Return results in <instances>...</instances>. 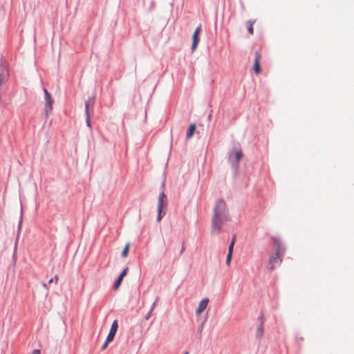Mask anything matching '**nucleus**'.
Listing matches in <instances>:
<instances>
[{
	"mask_svg": "<svg viewBox=\"0 0 354 354\" xmlns=\"http://www.w3.org/2000/svg\"><path fill=\"white\" fill-rule=\"evenodd\" d=\"M201 32V27H197L192 35V50L194 51L198 44L200 41L199 35Z\"/></svg>",
	"mask_w": 354,
	"mask_h": 354,
	"instance_id": "423d86ee",
	"label": "nucleus"
},
{
	"mask_svg": "<svg viewBox=\"0 0 354 354\" xmlns=\"http://www.w3.org/2000/svg\"><path fill=\"white\" fill-rule=\"evenodd\" d=\"M130 246H131L130 243H127L125 245V246L122 250V257L123 258H126L128 256Z\"/></svg>",
	"mask_w": 354,
	"mask_h": 354,
	"instance_id": "4468645a",
	"label": "nucleus"
},
{
	"mask_svg": "<svg viewBox=\"0 0 354 354\" xmlns=\"http://www.w3.org/2000/svg\"><path fill=\"white\" fill-rule=\"evenodd\" d=\"M42 286H43V287H44V288H45L46 289H48V287H47V284H46V283H44L42 284Z\"/></svg>",
	"mask_w": 354,
	"mask_h": 354,
	"instance_id": "b1692460",
	"label": "nucleus"
},
{
	"mask_svg": "<svg viewBox=\"0 0 354 354\" xmlns=\"http://www.w3.org/2000/svg\"><path fill=\"white\" fill-rule=\"evenodd\" d=\"M118 328V321L114 320L112 323L109 333L106 337L107 342H112Z\"/></svg>",
	"mask_w": 354,
	"mask_h": 354,
	"instance_id": "0eeeda50",
	"label": "nucleus"
},
{
	"mask_svg": "<svg viewBox=\"0 0 354 354\" xmlns=\"http://www.w3.org/2000/svg\"><path fill=\"white\" fill-rule=\"evenodd\" d=\"M208 303H209L208 299H204L201 300V302L199 303V305H198L196 310V314L197 315H200L207 308Z\"/></svg>",
	"mask_w": 354,
	"mask_h": 354,
	"instance_id": "9d476101",
	"label": "nucleus"
},
{
	"mask_svg": "<svg viewBox=\"0 0 354 354\" xmlns=\"http://www.w3.org/2000/svg\"><path fill=\"white\" fill-rule=\"evenodd\" d=\"M168 201L167 197L162 192L159 194L158 200V216H157V221L160 222L162 218L166 214V209L167 207Z\"/></svg>",
	"mask_w": 354,
	"mask_h": 354,
	"instance_id": "7ed1b4c3",
	"label": "nucleus"
},
{
	"mask_svg": "<svg viewBox=\"0 0 354 354\" xmlns=\"http://www.w3.org/2000/svg\"><path fill=\"white\" fill-rule=\"evenodd\" d=\"M285 249L281 245H278L274 254L272 255L267 264V269L272 271L279 266L282 262V258Z\"/></svg>",
	"mask_w": 354,
	"mask_h": 354,
	"instance_id": "f03ea898",
	"label": "nucleus"
},
{
	"mask_svg": "<svg viewBox=\"0 0 354 354\" xmlns=\"http://www.w3.org/2000/svg\"><path fill=\"white\" fill-rule=\"evenodd\" d=\"M128 270L129 268L127 267L125 268L119 276L121 277L122 278H124L127 275Z\"/></svg>",
	"mask_w": 354,
	"mask_h": 354,
	"instance_id": "a211bd4d",
	"label": "nucleus"
},
{
	"mask_svg": "<svg viewBox=\"0 0 354 354\" xmlns=\"http://www.w3.org/2000/svg\"><path fill=\"white\" fill-rule=\"evenodd\" d=\"M263 331H264L263 320V317H261L260 324L259 325V326L257 327V330H256V336H257V337H258V338L261 337V336L263 334Z\"/></svg>",
	"mask_w": 354,
	"mask_h": 354,
	"instance_id": "9b49d317",
	"label": "nucleus"
},
{
	"mask_svg": "<svg viewBox=\"0 0 354 354\" xmlns=\"http://www.w3.org/2000/svg\"><path fill=\"white\" fill-rule=\"evenodd\" d=\"M86 116H87V118H86V123H87V125L88 127H90L91 126V120H90V115H89V113L86 114Z\"/></svg>",
	"mask_w": 354,
	"mask_h": 354,
	"instance_id": "4be33fe9",
	"label": "nucleus"
},
{
	"mask_svg": "<svg viewBox=\"0 0 354 354\" xmlns=\"http://www.w3.org/2000/svg\"><path fill=\"white\" fill-rule=\"evenodd\" d=\"M254 24V21H248L246 23L248 30L250 32V35H253L254 33V28L253 25Z\"/></svg>",
	"mask_w": 354,
	"mask_h": 354,
	"instance_id": "ddd939ff",
	"label": "nucleus"
},
{
	"mask_svg": "<svg viewBox=\"0 0 354 354\" xmlns=\"http://www.w3.org/2000/svg\"><path fill=\"white\" fill-rule=\"evenodd\" d=\"M158 301V298H156V299L155 302L153 304V305H152V306H151V310H150V311H149V315H148V316H147V319H148V317L150 316V314H151V313L152 312V310L154 309V308H155V306H156V304H157Z\"/></svg>",
	"mask_w": 354,
	"mask_h": 354,
	"instance_id": "6ab92c4d",
	"label": "nucleus"
},
{
	"mask_svg": "<svg viewBox=\"0 0 354 354\" xmlns=\"http://www.w3.org/2000/svg\"><path fill=\"white\" fill-rule=\"evenodd\" d=\"M44 100H45V113L46 116L50 114L53 110V99L50 95V93L47 91V89H44Z\"/></svg>",
	"mask_w": 354,
	"mask_h": 354,
	"instance_id": "20e7f679",
	"label": "nucleus"
},
{
	"mask_svg": "<svg viewBox=\"0 0 354 354\" xmlns=\"http://www.w3.org/2000/svg\"><path fill=\"white\" fill-rule=\"evenodd\" d=\"M31 354H41V352L39 349H35L32 351Z\"/></svg>",
	"mask_w": 354,
	"mask_h": 354,
	"instance_id": "5701e85b",
	"label": "nucleus"
},
{
	"mask_svg": "<svg viewBox=\"0 0 354 354\" xmlns=\"http://www.w3.org/2000/svg\"><path fill=\"white\" fill-rule=\"evenodd\" d=\"M229 221V211L224 200L217 201L212 218V233L218 234L223 225Z\"/></svg>",
	"mask_w": 354,
	"mask_h": 354,
	"instance_id": "f257e3e1",
	"label": "nucleus"
},
{
	"mask_svg": "<svg viewBox=\"0 0 354 354\" xmlns=\"http://www.w3.org/2000/svg\"><path fill=\"white\" fill-rule=\"evenodd\" d=\"M234 243H235V236H234L230 245H229V248H228V253H227V258H226V264L227 266H230V263H231V261H232V253H233V248H234Z\"/></svg>",
	"mask_w": 354,
	"mask_h": 354,
	"instance_id": "1a4fd4ad",
	"label": "nucleus"
},
{
	"mask_svg": "<svg viewBox=\"0 0 354 354\" xmlns=\"http://www.w3.org/2000/svg\"><path fill=\"white\" fill-rule=\"evenodd\" d=\"M111 342H107V339H106V341L104 342V343L103 344V345L102 346V350L104 351L106 348L108 344L110 343Z\"/></svg>",
	"mask_w": 354,
	"mask_h": 354,
	"instance_id": "412c9836",
	"label": "nucleus"
},
{
	"mask_svg": "<svg viewBox=\"0 0 354 354\" xmlns=\"http://www.w3.org/2000/svg\"><path fill=\"white\" fill-rule=\"evenodd\" d=\"M260 60H261V54L259 52L256 51L255 52V59L253 66V70L254 72L258 75L261 72V67H260Z\"/></svg>",
	"mask_w": 354,
	"mask_h": 354,
	"instance_id": "6e6552de",
	"label": "nucleus"
},
{
	"mask_svg": "<svg viewBox=\"0 0 354 354\" xmlns=\"http://www.w3.org/2000/svg\"><path fill=\"white\" fill-rule=\"evenodd\" d=\"M9 77V72L6 63L0 64V86L5 83Z\"/></svg>",
	"mask_w": 354,
	"mask_h": 354,
	"instance_id": "39448f33",
	"label": "nucleus"
},
{
	"mask_svg": "<svg viewBox=\"0 0 354 354\" xmlns=\"http://www.w3.org/2000/svg\"><path fill=\"white\" fill-rule=\"evenodd\" d=\"M54 280H55V283H57V281H58V280H59V277H58V276H57V275H55V277H54V279H50V280H49V281H48V283H53V282L54 281Z\"/></svg>",
	"mask_w": 354,
	"mask_h": 354,
	"instance_id": "aec40b11",
	"label": "nucleus"
},
{
	"mask_svg": "<svg viewBox=\"0 0 354 354\" xmlns=\"http://www.w3.org/2000/svg\"><path fill=\"white\" fill-rule=\"evenodd\" d=\"M93 102H94V100L92 99V98L88 100L86 102V104H85V112H86V114L89 113L88 108H89L90 106H92L93 104Z\"/></svg>",
	"mask_w": 354,
	"mask_h": 354,
	"instance_id": "2eb2a0df",
	"label": "nucleus"
},
{
	"mask_svg": "<svg viewBox=\"0 0 354 354\" xmlns=\"http://www.w3.org/2000/svg\"><path fill=\"white\" fill-rule=\"evenodd\" d=\"M243 153L242 151L240 149L236 153V162H239L241 159L242 158Z\"/></svg>",
	"mask_w": 354,
	"mask_h": 354,
	"instance_id": "f3484780",
	"label": "nucleus"
},
{
	"mask_svg": "<svg viewBox=\"0 0 354 354\" xmlns=\"http://www.w3.org/2000/svg\"><path fill=\"white\" fill-rule=\"evenodd\" d=\"M184 354H189L188 351H186Z\"/></svg>",
	"mask_w": 354,
	"mask_h": 354,
	"instance_id": "393cba45",
	"label": "nucleus"
},
{
	"mask_svg": "<svg viewBox=\"0 0 354 354\" xmlns=\"http://www.w3.org/2000/svg\"><path fill=\"white\" fill-rule=\"evenodd\" d=\"M195 130H196V125L194 124H190L187 129V134H186V137L187 139H190L191 138H192V136L195 132Z\"/></svg>",
	"mask_w": 354,
	"mask_h": 354,
	"instance_id": "f8f14e48",
	"label": "nucleus"
},
{
	"mask_svg": "<svg viewBox=\"0 0 354 354\" xmlns=\"http://www.w3.org/2000/svg\"><path fill=\"white\" fill-rule=\"evenodd\" d=\"M122 280H123V278H122L121 277L119 276L118 279L116 280L115 284H114V289L115 290L118 289V288L120 287Z\"/></svg>",
	"mask_w": 354,
	"mask_h": 354,
	"instance_id": "dca6fc26",
	"label": "nucleus"
}]
</instances>
